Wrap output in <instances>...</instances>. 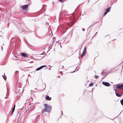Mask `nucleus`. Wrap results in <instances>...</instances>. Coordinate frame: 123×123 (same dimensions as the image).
Instances as JSON below:
<instances>
[{
    "label": "nucleus",
    "instance_id": "obj_30",
    "mask_svg": "<svg viewBox=\"0 0 123 123\" xmlns=\"http://www.w3.org/2000/svg\"><path fill=\"white\" fill-rule=\"evenodd\" d=\"M1 50H3V47H1Z\"/></svg>",
    "mask_w": 123,
    "mask_h": 123
},
{
    "label": "nucleus",
    "instance_id": "obj_13",
    "mask_svg": "<svg viewBox=\"0 0 123 123\" xmlns=\"http://www.w3.org/2000/svg\"><path fill=\"white\" fill-rule=\"evenodd\" d=\"M116 95L118 97H120L121 96V94H119L117 93H116Z\"/></svg>",
    "mask_w": 123,
    "mask_h": 123
},
{
    "label": "nucleus",
    "instance_id": "obj_26",
    "mask_svg": "<svg viewBox=\"0 0 123 123\" xmlns=\"http://www.w3.org/2000/svg\"><path fill=\"white\" fill-rule=\"evenodd\" d=\"M31 109H30V108H29V109H28V110L27 111H28L29 110V111H28V112H29V111H30Z\"/></svg>",
    "mask_w": 123,
    "mask_h": 123
},
{
    "label": "nucleus",
    "instance_id": "obj_40",
    "mask_svg": "<svg viewBox=\"0 0 123 123\" xmlns=\"http://www.w3.org/2000/svg\"><path fill=\"white\" fill-rule=\"evenodd\" d=\"M49 69V70H50V69Z\"/></svg>",
    "mask_w": 123,
    "mask_h": 123
},
{
    "label": "nucleus",
    "instance_id": "obj_25",
    "mask_svg": "<svg viewBox=\"0 0 123 123\" xmlns=\"http://www.w3.org/2000/svg\"><path fill=\"white\" fill-rule=\"evenodd\" d=\"M15 107H13V108L12 110L14 111L15 109Z\"/></svg>",
    "mask_w": 123,
    "mask_h": 123
},
{
    "label": "nucleus",
    "instance_id": "obj_36",
    "mask_svg": "<svg viewBox=\"0 0 123 123\" xmlns=\"http://www.w3.org/2000/svg\"><path fill=\"white\" fill-rule=\"evenodd\" d=\"M6 97H5V98H6Z\"/></svg>",
    "mask_w": 123,
    "mask_h": 123
},
{
    "label": "nucleus",
    "instance_id": "obj_8",
    "mask_svg": "<svg viewBox=\"0 0 123 123\" xmlns=\"http://www.w3.org/2000/svg\"><path fill=\"white\" fill-rule=\"evenodd\" d=\"M46 99L47 100H50L51 99V98L49 97V96H47L46 97Z\"/></svg>",
    "mask_w": 123,
    "mask_h": 123
},
{
    "label": "nucleus",
    "instance_id": "obj_16",
    "mask_svg": "<svg viewBox=\"0 0 123 123\" xmlns=\"http://www.w3.org/2000/svg\"><path fill=\"white\" fill-rule=\"evenodd\" d=\"M14 111L13 110H12V112L10 114V116H12V114L13 113V112Z\"/></svg>",
    "mask_w": 123,
    "mask_h": 123
},
{
    "label": "nucleus",
    "instance_id": "obj_21",
    "mask_svg": "<svg viewBox=\"0 0 123 123\" xmlns=\"http://www.w3.org/2000/svg\"><path fill=\"white\" fill-rule=\"evenodd\" d=\"M19 72L18 71H16L15 72V74H17Z\"/></svg>",
    "mask_w": 123,
    "mask_h": 123
},
{
    "label": "nucleus",
    "instance_id": "obj_19",
    "mask_svg": "<svg viewBox=\"0 0 123 123\" xmlns=\"http://www.w3.org/2000/svg\"><path fill=\"white\" fill-rule=\"evenodd\" d=\"M40 69L39 68H37L36 70V71H38L39 70H40Z\"/></svg>",
    "mask_w": 123,
    "mask_h": 123
},
{
    "label": "nucleus",
    "instance_id": "obj_28",
    "mask_svg": "<svg viewBox=\"0 0 123 123\" xmlns=\"http://www.w3.org/2000/svg\"><path fill=\"white\" fill-rule=\"evenodd\" d=\"M60 73H61L62 74H63L61 72V71H60Z\"/></svg>",
    "mask_w": 123,
    "mask_h": 123
},
{
    "label": "nucleus",
    "instance_id": "obj_3",
    "mask_svg": "<svg viewBox=\"0 0 123 123\" xmlns=\"http://www.w3.org/2000/svg\"><path fill=\"white\" fill-rule=\"evenodd\" d=\"M116 87L118 89H123V84H118L116 85Z\"/></svg>",
    "mask_w": 123,
    "mask_h": 123
},
{
    "label": "nucleus",
    "instance_id": "obj_20",
    "mask_svg": "<svg viewBox=\"0 0 123 123\" xmlns=\"http://www.w3.org/2000/svg\"><path fill=\"white\" fill-rule=\"evenodd\" d=\"M115 91V93H117V92H118V91L116 89H114Z\"/></svg>",
    "mask_w": 123,
    "mask_h": 123
},
{
    "label": "nucleus",
    "instance_id": "obj_15",
    "mask_svg": "<svg viewBox=\"0 0 123 123\" xmlns=\"http://www.w3.org/2000/svg\"><path fill=\"white\" fill-rule=\"evenodd\" d=\"M93 83H91L89 84V86H93Z\"/></svg>",
    "mask_w": 123,
    "mask_h": 123
},
{
    "label": "nucleus",
    "instance_id": "obj_42",
    "mask_svg": "<svg viewBox=\"0 0 123 123\" xmlns=\"http://www.w3.org/2000/svg\"><path fill=\"white\" fill-rule=\"evenodd\" d=\"M78 70H77L76 71H77Z\"/></svg>",
    "mask_w": 123,
    "mask_h": 123
},
{
    "label": "nucleus",
    "instance_id": "obj_14",
    "mask_svg": "<svg viewBox=\"0 0 123 123\" xmlns=\"http://www.w3.org/2000/svg\"><path fill=\"white\" fill-rule=\"evenodd\" d=\"M120 102H121V104L122 105H123V99L122 100H120Z\"/></svg>",
    "mask_w": 123,
    "mask_h": 123
},
{
    "label": "nucleus",
    "instance_id": "obj_41",
    "mask_svg": "<svg viewBox=\"0 0 123 123\" xmlns=\"http://www.w3.org/2000/svg\"><path fill=\"white\" fill-rule=\"evenodd\" d=\"M97 86V85H96V86Z\"/></svg>",
    "mask_w": 123,
    "mask_h": 123
},
{
    "label": "nucleus",
    "instance_id": "obj_4",
    "mask_svg": "<svg viewBox=\"0 0 123 123\" xmlns=\"http://www.w3.org/2000/svg\"><path fill=\"white\" fill-rule=\"evenodd\" d=\"M86 48L85 47L83 49V52L82 55H81V57H83L85 55L86 53Z\"/></svg>",
    "mask_w": 123,
    "mask_h": 123
},
{
    "label": "nucleus",
    "instance_id": "obj_39",
    "mask_svg": "<svg viewBox=\"0 0 123 123\" xmlns=\"http://www.w3.org/2000/svg\"><path fill=\"white\" fill-rule=\"evenodd\" d=\"M6 89H7V87H6Z\"/></svg>",
    "mask_w": 123,
    "mask_h": 123
},
{
    "label": "nucleus",
    "instance_id": "obj_12",
    "mask_svg": "<svg viewBox=\"0 0 123 123\" xmlns=\"http://www.w3.org/2000/svg\"><path fill=\"white\" fill-rule=\"evenodd\" d=\"M46 67H47V66L46 65H43L40 67H39V68L40 69V70L41 69H42L43 68H44Z\"/></svg>",
    "mask_w": 123,
    "mask_h": 123
},
{
    "label": "nucleus",
    "instance_id": "obj_17",
    "mask_svg": "<svg viewBox=\"0 0 123 123\" xmlns=\"http://www.w3.org/2000/svg\"><path fill=\"white\" fill-rule=\"evenodd\" d=\"M72 15L73 16V19H75V15L72 14Z\"/></svg>",
    "mask_w": 123,
    "mask_h": 123
},
{
    "label": "nucleus",
    "instance_id": "obj_24",
    "mask_svg": "<svg viewBox=\"0 0 123 123\" xmlns=\"http://www.w3.org/2000/svg\"><path fill=\"white\" fill-rule=\"evenodd\" d=\"M82 30L83 31H85V29L84 28H82Z\"/></svg>",
    "mask_w": 123,
    "mask_h": 123
},
{
    "label": "nucleus",
    "instance_id": "obj_32",
    "mask_svg": "<svg viewBox=\"0 0 123 123\" xmlns=\"http://www.w3.org/2000/svg\"><path fill=\"white\" fill-rule=\"evenodd\" d=\"M43 54H44L43 53H42V54H40V55H43Z\"/></svg>",
    "mask_w": 123,
    "mask_h": 123
},
{
    "label": "nucleus",
    "instance_id": "obj_18",
    "mask_svg": "<svg viewBox=\"0 0 123 123\" xmlns=\"http://www.w3.org/2000/svg\"><path fill=\"white\" fill-rule=\"evenodd\" d=\"M108 13L106 11L104 13V16H105Z\"/></svg>",
    "mask_w": 123,
    "mask_h": 123
},
{
    "label": "nucleus",
    "instance_id": "obj_23",
    "mask_svg": "<svg viewBox=\"0 0 123 123\" xmlns=\"http://www.w3.org/2000/svg\"><path fill=\"white\" fill-rule=\"evenodd\" d=\"M18 92L19 94L20 93V89H18Z\"/></svg>",
    "mask_w": 123,
    "mask_h": 123
},
{
    "label": "nucleus",
    "instance_id": "obj_11",
    "mask_svg": "<svg viewBox=\"0 0 123 123\" xmlns=\"http://www.w3.org/2000/svg\"><path fill=\"white\" fill-rule=\"evenodd\" d=\"M2 76L3 78L5 80H6V76L5 75V73H4V75H3Z\"/></svg>",
    "mask_w": 123,
    "mask_h": 123
},
{
    "label": "nucleus",
    "instance_id": "obj_31",
    "mask_svg": "<svg viewBox=\"0 0 123 123\" xmlns=\"http://www.w3.org/2000/svg\"><path fill=\"white\" fill-rule=\"evenodd\" d=\"M61 113H62V115L63 113H62V111H61Z\"/></svg>",
    "mask_w": 123,
    "mask_h": 123
},
{
    "label": "nucleus",
    "instance_id": "obj_1",
    "mask_svg": "<svg viewBox=\"0 0 123 123\" xmlns=\"http://www.w3.org/2000/svg\"><path fill=\"white\" fill-rule=\"evenodd\" d=\"M74 23V20L65 23L63 24L62 26L63 28L68 29V27H71L73 25Z\"/></svg>",
    "mask_w": 123,
    "mask_h": 123
},
{
    "label": "nucleus",
    "instance_id": "obj_29",
    "mask_svg": "<svg viewBox=\"0 0 123 123\" xmlns=\"http://www.w3.org/2000/svg\"><path fill=\"white\" fill-rule=\"evenodd\" d=\"M123 94V92L121 93V96Z\"/></svg>",
    "mask_w": 123,
    "mask_h": 123
},
{
    "label": "nucleus",
    "instance_id": "obj_10",
    "mask_svg": "<svg viewBox=\"0 0 123 123\" xmlns=\"http://www.w3.org/2000/svg\"><path fill=\"white\" fill-rule=\"evenodd\" d=\"M111 8V7H108L107 9L106 10V11L107 12H109L110 11V9Z\"/></svg>",
    "mask_w": 123,
    "mask_h": 123
},
{
    "label": "nucleus",
    "instance_id": "obj_6",
    "mask_svg": "<svg viewBox=\"0 0 123 123\" xmlns=\"http://www.w3.org/2000/svg\"><path fill=\"white\" fill-rule=\"evenodd\" d=\"M102 84L106 86H110V85L109 83L104 81H103L102 82Z\"/></svg>",
    "mask_w": 123,
    "mask_h": 123
},
{
    "label": "nucleus",
    "instance_id": "obj_34",
    "mask_svg": "<svg viewBox=\"0 0 123 123\" xmlns=\"http://www.w3.org/2000/svg\"><path fill=\"white\" fill-rule=\"evenodd\" d=\"M58 77L59 78H60V76H58Z\"/></svg>",
    "mask_w": 123,
    "mask_h": 123
},
{
    "label": "nucleus",
    "instance_id": "obj_37",
    "mask_svg": "<svg viewBox=\"0 0 123 123\" xmlns=\"http://www.w3.org/2000/svg\"><path fill=\"white\" fill-rule=\"evenodd\" d=\"M101 73H102H102H103V71H102V72Z\"/></svg>",
    "mask_w": 123,
    "mask_h": 123
},
{
    "label": "nucleus",
    "instance_id": "obj_9",
    "mask_svg": "<svg viewBox=\"0 0 123 123\" xmlns=\"http://www.w3.org/2000/svg\"><path fill=\"white\" fill-rule=\"evenodd\" d=\"M21 54L23 56H24V57H26L27 56V54L25 53H22Z\"/></svg>",
    "mask_w": 123,
    "mask_h": 123
},
{
    "label": "nucleus",
    "instance_id": "obj_35",
    "mask_svg": "<svg viewBox=\"0 0 123 123\" xmlns=\"http://www.w3.org/2000/svg\"><path fill=\"white\" fill-rule=\"evenodd\" d=\"M62 67L63 68V66H62Z\"/></svg>",
    "mask_w": 123,
    "mask_h": 123
},
{
    "label": "nucleus",
    "instance_id": "obj_27",
    "mask_svg": "<svg viewBox=\"0 0 123 123\" xmlns=\"http://www.w3.org/2000/svg\"><path fill=\"white\" fill-rule=\"evenodd\" d=\"M75 72V71H73V72H71V73H73Z\"/></svg>",
    "mask_w": 123,
    "mask_h": 123
},
{
    "label": "nucleus",
    "instance_id": "obj_7",
    "mask_svg": "<svg viewBox=\"0 0 123 123\" xmlns=\"http://www.w3.org/2000/svg\"><path fill=\"white\" fill-rule=\"evenodd\" d=\"M69 15L68 14H64V16L65 18H69L70 16H69Z\"/></svg>",
    "mask_w": 123,
    "mask_h": 123
},
{
    "label": "nucleus",
    "instance_id": "obj_2",
    "mask_svg": "<svg viewBox=\"0 0 123 123\" xmlns=\"http://www.w3.org/2000/svg\"><path fill=\"white\" fill-rule=\"evenodd\" d=\"M44 106L45 107V108L43 110H42V112H43V111H44L49 112L51 110V106L46 104H44Z\"/></svg>",
    "mask_w": 123,
    "mask_h": 123
},
{
    "label": "nucleus",
    "instance_id": "obj_5",
    "mask_svg": "<svg viewBox=\"0 0 123 123\" xmlns=\"http://www.w3.org/2000/svg\"><path fill=\"white\" fill-rule=\"evenodd\" d=\"M21 8L23 10L25 11L27 9L28 5H24L21 6Z\"/></svg>",
    "mask_w": 123,
    "mask_h": 123
},
{
    "label": "nucleus",
    "instance_id": "obj_22",
    "mask_svg": "<svg viewBox=\"0 0 123 123\" xmlns=\"http://www.w3.org/2000/svg\"><path fill=\"white\" fill-rule=\"evenodd\" d=\"M95 78H97L99 77V76L98 75L96 76V75H95Z\"/></svg>",
    "mask_w": 123,
    "mask_h": 123
},
{
    "label": "nucleus",
    "instance_id": "obj_33",
    "mask_svg": "<svg viewBox=\"0 0 123 123\" xmlns=\"http://www.w3.org/2000/svg\"><path fill=\"white\" fill-rule=\"evenodd\" d=\"M13 107H15V105H14Z\"/></svg>",
    "mask_w": 123,
    "mask_h": 123
},
{
    "label": "nucleus",
    "instance_id": "obj_38",
    "mask_svg": "<svg viewBox=\"0 0 123 123\" xmlns=\"http://www.w3.org/2000/svg\"><path fill=\"white\" fill-rule=\"evenodd\" d=\"M97 33H96V34H97Z\"/></svg>",
    "mask_w": 123,
    "mask_h": 123
}]
</instances>
